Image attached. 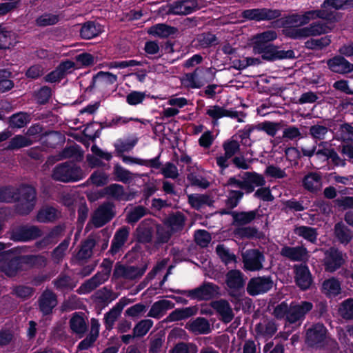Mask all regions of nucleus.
Masks as SVG:
<instances>
[{
  "mask_svg": "<svg viewBox=\"0 0 353 353\" xmlns=\"http://www.w3.org/2000/svg\"><path fill=\"white\" fill-rule=\"evenodd\" d=\"M224 154L216 157V165L221 170L229 168L228 159L234 156L240 150V144L236 140H227L223 143Z\"/></svg>",
  "mask_w": 353,
  "mask_h": 353,
  "instance_id": "15",
  "label": "nucleus"
},
{
  "mask_svg": "<svg viewBox=\"0 0 353 353\" xmlns=\"http://www.w3.org/2000/svg\"><path fill=\"white\" fill-rule=\"evenodd\" d=\"M334 234L338 241L344 245L348 244L353 238V233L351 230L343 221L335 223Z\"/></svg>",
  "mask_w": 353,
  "mask_h": 353,
  "instance_id": "35",
  "label": "nucleus"
},
{
  "mask_svg": "<svg viewBox=\"0 0 353 353\" xmlns=\"http://www.w3.org/2000/svg\"><path fill=\"white\" fill-rule=\"evenodd\" d=\"M265 258L259 249H248L242 253V262L244 270L250 272L259 271L263 268Z\"/></svg>",
  "mask_w": 353,
  "mask_h": 353,
  "instance_id": "12",
  "label": "nucleus"
},
{
  "mask_svg": "<svg viewBox=\"0 0 353 353\" xmlns=\"http://www.w3.org/2000/svg\"><path fill=\"white\" fill-rule=\"evenodd\" d=\"M17 43L16 33L0 25V50L10 49Z\"/></svg>",
  "mask_w": 353,
  "mask_h": 353,
  "instance_id": "39",
  "label": "nucleus"
},
{
  "mask_svg": "<svg viewBox=\"0 0 353 353\" xmlns=\"http://www.w3.org/2000/svg\"><path fill=\"white\" fill-rule=\"evenodd\" d=\"M129 236V230L126 227L119 228L115 233L108 252L112 255L118 253L125 244Z\"/></svg>",
  "mask_w": 353,
  "mask_h": 353,
  "instance_id": "34",
  "label": "nucleus"
},
{
  "mask_svg": "<svg viewBox=\"0 0 353 353\" xmlns=\"http://www.w3.org/2000/svg\"><path fill=\"white\" fill-rule=\"evenodd\" d=\"M69 325L72 332L80 339L88 331V324L82 312H74L70 319Z\"/></svg>",
  "mask_w": 353,
  "mask_h": 353,
  "instance_id": "25",
  "label": "nucleus"
},
{
  "mask_svg": "<svg viewBox=\"0 0 353 353\" xmlns=\"http://www.w3.org/2000/svg\"><path fill=\"white\" fill-rule=\"evenodd\" d=\"M32 143L33 141L30 138L21 134H17L10 140L6 148L10 150H17L22 148L28 147Z\"/></svg>",
  "mask_w": 353,
  "mask_h": 353,
  "instance_id": "50",
  "label": "nucleus"
},
{
  "mask_svg": "<svg viewBox=\"0 0 353 353\" xmlns=\"http://www.w3.org/2000/svg\"><path fill=\"white\" fill-rule=\"evenodd\" d=\"M339 313L346 320L353 319V299H347L341 303Z\"/></svg>",
  "mask_w": 353,
  "mask_h": 353,
  "instance_id": "64",
  "label": "nucleus"
},
{
  "mask_svg": "<svg viewBox=\"0 0 353 353\" xmlns=\"http://www.w3.org/2000/svg\"><path fill=\"white\" fill-rule=\"evenodd\" d=\"M51 97L52 89L47 85L41 87L40 89L34 93V98L37 103L39 105H45L48 103Z\"/></svg>",
  "mask_w": 353,
  "mask_h": 353,
  "instance_id": "60",
  "label": "nucleus"
},
{
  "mask_svg": "<svg viewBox=\"0 0 353 353\" xmlns=\"http://www.w3.org/2000/svg\"><path fill=\"white\" fill-rule=\"evenodd\" d=\"M344 263L343 253L338 248L331 247L325 252L324 265L326 271L334 272L339 269Z\"/></svg>",
  "mask_w": 353,
  "mask_h": 353,
  "instance_id": "19",
  "label": "nucleus"
},
{
  "mask_svg": "<svg viewBox=\"0 0 353 353\" xmlns=\"http://www.w3.org/2000/svg\"><path fill=\"white\" fill-rule=\"evenodd\" d=\"M242 180L237 179L236 176H231L227 181L226 185L241 189L246 194L252 193L256 186H264L266 181L263 175L256 172H245Z\"/></svg>",
  "mask_w": 353,
  "mask_h": 353,
  "instance_id": "5",
  "label": "nucleus"
},
{
  "mask_svg": "<svg viewBox=\"0 0 353 353\" xmlns=\"http://www.w3.org/2000/svg\"><path fill=\"white\" fill-rule=\"evenodd\" d=\"M57 210L52 206H47L40 209L37 214V221L39 223H50L57 218Z\"/></svg>",
  "mask_w": 353,
  "mask_h": 353,
  "instance_id": "49",
  "label": "nucleus"
},
{
  "mask_svg": "<svg viewBox=\"0 0 353 353\" xmlns=\"http://www.w3.org/2000/svg\"><path fill=\"white\" fill-rule=\"evenodd\" d=\"M17 188L12 185H3L0 187V203H10L15 202Z\"/></svg>",
  "mask_w": 353,
  "mask_h": 353,
  "instance_id": "53",
  "label": "nucleus"
},
{
  "mask_svg": "<svg viewBox=\"0 0 353 353\" xmlns=\"http://www.w3.org/2000/svg\"><path fill=\"white\" fill-rule=\"evenodd\" d=\"M42 236L41 230L37 225H21L13 228L10 239L15 242H28Z\"/></svg>",
  "mask_w": 353,
  "mask_h": 353,
  "instance_id": "11",
  "label": "nucleus"
},
{
  "mask_svg": "<svg viewBox=\"0 0 353 353\" xmlns=\"http://www.w3.org/2000/svg\"><path fill=\"white\" fill-rule=\"evenodd\" d=\"M118 77L110 72L99 71L94 74L87 88L88 91H92L96 87L104 89L113 85L117 81Z\"/></svg>",
  "mask_w": 353,
  "mask_h": 353,
  "instance_id": "21",
  "label": "nucleus"
},
{
  "mask_svg": "<svg viewBox=\"0 0 353 353\" xmlns=\"http://www.w3.org/2000/svg\"><path fill=\"white\" fill-rule=\"evenodd\" d=\"M281 255L291 261H303L307 257V250L304 246L291 247L285 245L281 248Z\"/></svg>",
  "mask_w": 353,
  "mask_h": 353,
  "instance_id": "26",
  "label": "nucleus"
},
{
  "mask_svg": "<svg viewBox=\"0 0 353 353\" xmlns=\"http://www.w3.org/2000/svg\"><path fill=\"white\" fill-rule=\"evenodd\" d=\"M152 325L153 321L151 319L141 320L133 329L134 336L143 337L149 332Z\"/></svg>",
  "mask_w": 353,
  "mask_h": 353,
  "instance_id": "58",
  "label": "nucleus"
},
{
  "mask_svg": "<svg viewBox=\"0 0 353 353\" xmlns=\"http://www.w3.org/2000/svg\"><path fill=\"white\" fill-rule=\"evenodd\" d=\"M103 192L116 201H127L131 199L130 195L125 192L123 186L118 183H112L105 187Z\"/></svg>",
  "mask_w": 353,
  "mask_h": 353,
  "instance_id": "37",
  "label": "nucleus"
},
{
  "mask_svg": "<svg viewBox=\"0 0 353 353\" xmlns=\"http://www.w3.org/2000/svg\"><path fill=\"white\" fill-rule=\"evenodd\" d=\"M154 232H156V239L154 246L157 248L168 243L174 234L170 230H168L162 225L156 223Z\"/></svg>",
  "mask_w": 353,
  "mask_h": 353,
  "instance_id": "45",
  "label": "nucleus"
},
{
  "mask_svg": "<svg viewBox=\"0 0 353 353\" xmlns=\"http://www.w3.org/2000/svg\"><path fill=\"white\" fill-rule=\"evenodd\" d=\"M52 283L55 289L61 292L72 291L76 287V283L72 277L63 273L54 279Z\"/></svg>",
  "mask_w": 353,
  "mask_h": 353,
  "instance_id": "40",
  "label": "nucleus"
},
{
  "mask_svg": "<svg viewBox=\"0 0 353 353\" xmlns=\"http://www.w3.org/2000/svg\"><path fill=\"white\" fill-rule=\"evenodd\" d=\"M121 157L125 163H134L153 169H159L162 165L160 161L161 154L151 159H143L123 154Z\"/></svg>",
  "mask_w": 353,
  "mask_h": 353,
  "instance_id": "33",
  "label": "nucleus"
},
{
  "mask_svg": "<svg viewBox=\"0 0 353 353\" xmlns=\"http://www.w3.org/2000/svg\"><path fill=\"white\" fill-rule=\"evenodd\" d=\"M259 209L250 211L233 212V225L236 227L245 226L251 223L256 217H259Z\"/></svg>",
  "mask_w": 353,
  "mask_h": 353,
  "instance_id": "30",
  "label": "nucleus"
},
{
  "mask_svg": "<svg viewBox=\"0 0 353 353\" xmlns=\"http://www.w3.org/2000/svg\"><path fill=\"white\" fill-rule=\"evenodd\" d=\"M59 16L52 13L46 12L38 17L36 20V25L39 27L53 26L59 22Z\"/></svg>",
  "mask_w": 353,
  "mask_h": 353,
  "instance_id": "59",
  "label": "nucleus"
},
{
  "mask_svg": "<svg viewBox=\"0 0 353 353\" xmlns=\"http://www.w3.org/2000/svg\"><path fill=\"white\" fill-rule=\"evenodd\" d=\"M212 307L220 315L223 322L228 323L234 318V314L229 303L224 299L214 301L211 303Z\"/></svg>",
  "mask_w": 353,
  "mask_h": 353,
  "instance_id": "29",
  "label": "nucleus"
},
{
  "mask_svg": "<svg viewBox=\"0 0 353 353\" xmlns=\"http://www.w3.org/2000/svg\"><path fill=\"white\" fill-rule=\"evenodd\" d=\"M155 230V221L145 219L136 229L137 241L140 243H150L152 241Z\"/></svg>",
  "mask_w": 353,
  "mask_h": 353,
  "instance_id": "17",
  "label": "nucleus"
},
{
  "mask_svg": "<svg viewBox=\"0 0 353 353\" xmlns=\"http://www.w3.org/2000/svg\"><path fill=\"white\" fill-rule=\"evenodd\" d=\"M147 213V209L143 205L135 207L127 214L128 223L132 224L138 222Z\"/></svg>",
  "mask_w": 353,
  "mask_h": 353,
  "instance_id": "63",
  "label": "nucleus"
},
{
  "mask_svg": "<svg viewBox=\"0 0 353 353\" xmlns=\"http://www.w3.org/2000/svg\"><path fill=\"white\" fill-rule=\"evenodd\" d=\"M196 46L200 48L205 49L218 44V38L211 32H205L196 36Z\"/></svg>",
  "mask_w": 353,
  "mask_h": 353,
  "instance_id": "48",
  "label": "nucleus"
},
{
  "mask_svg": "<svg viewBox=\"0 0 353 353\" xmlns=\"http://www.w3.org/2000/svg\"><path fill=\"white\" fill-rule=\"evenodd\" d=\"M281 10L268 8H257L247 9L242 11L241 17L246 21L256 22L270 21L279 18Z\"/></svg>",
  "mask_w": 353,
  "mask_h": 353,
  "instance_id": "7",
  "label": "nucleus"
},
{
  "mask_svg": "<svg viewBox=\"0 0 353 353\" xmlns=\"http://www.w3.org/2000/svg\"><path fill=\"white\" fill-rule=\"evenodd\" d=\"M327 332V330L323 323H315L306 331L305 343L310 347H323L325 345Z\"/></svg>",
  "mask_w": 353,
  "mask_h": 353,
  "instance_id": "9",
  "label": "nucleus"
},
{
  "mask_svg": "<svg viewBox=\"0 0 353 353\" xmlns=\"http://www.w3.org/2000/svg\"><path fill=\"white\" fill-rule=\"evenodd\" d=\"M325 62L328 69L334 73L347 74L353 72V63L341 54L328 59Z\"/></svg>",
  "mask_w": 353,
  "mask_h": 353,
  "instance_id": "18",
  "label": "nucleus"
},
{
  "mask_svg": "<svg viewBox=\"0 0 353 353\" xmlns=\"http://www.w3.org/2000/svg\"><path fill=\"white\" fill-rule=\"evenodd\" d=\"M276 38L277 33L272 30L254 35L251 39L253 52L255 54H261V59L268 62L294 59L295 54L293 50H280L279 46L271 43Z\"/></svg>",
  "mask_w": 353,
  "mask_h": 353,
  "instance_id": "2",
  "label": "nucleus"
},
{
  "mask_svg": "<svg viewBox=\"0 0 353 353\" xmlns=\"http://www.w3.org/2000/svg\"><path fill=\"white\" fill-rule=\"evenodd\" d=\"M298 24L302 26L307 24L312 19L329 20L332 17V14L325 10L319 9L306 11L303 14H298Z\"/></svg>",
  "mask_w": 353,
  "mask_h": 353,
  "instance_id": "27",
  "label": "nucleus"
},
{
  "mask_svg": "<svg viewBox=\"0 0 353 353\" xmlns=\"http://www.w3.org/2000/svg\"><path fill=\"white\" fill-rule=\"evenodd\" d=\"M196 314V310L192 307H188L173 310L167 316V322H174L188 319Z\"/></svg>",
  "mask_w": 353,
  "mask_h": 353,
  "instance_id": "44",
  "label": "nucleus"
},
{
  "mask_svg": "<svg viewBox=\"0 0 353 353\" xmlns=\"http://www.w3.org/2000/svg\"><path fill=\"white\" fill-rule=\"evenodd\" d=\"M294 272L296 285L301 290L309 289L312 283V278L308 266L306 264L294 265Z\"/></svg>",
  "mask_w": 353,
  "mask_h": 353,
  "instance_id": "20",
  "label": "nucleus"
},
{
  "mask_svg": "<svg viewBox=\"0 0 353 353\" xmlns=\"http://www.w3.org/2000/svg\"><path fill=\"white\" fill-rule=\"evenodd\" d=\"M83 177L84 174L82 169L73 161L58 163L52 171V179L63 183L79 181Z\"/></svg>",
  "mask_w": 353,
  "mask_h": 353,
  "instance_id": "4",
  "label": "nucleus"
},
{
  "mask_svg": "<svg viewBox=\"0 0 353 353\" xmlns=\"http://www.w3.org/2000/svg\"><path fill=\"white\" fill-rule=\"evenodd\" d=\"M225 282L230 290V296L239 300L245 284L243 272L236 269L229 270L225 274Z\"/></svg>",
  "mask_w": 353,
  "mask_h": 353,
  "instance_id": "10",
  "label": "nucleus"
},
{
  "mask_svg": "<svg viewBox=\"0 0 353 353\" xmlns=\"http://www.w3.org/2000/svg\"><path fill=\"white\" fill-rule=\"evenodd\" d=\"M174 307V303L169 300H159L154 302L148 312L147 316L154 319H161L164 313L170 309Z\"/></svg>",
  "mask_w": 353,
  "mask_h": 353,
  "instance_id": "31",
  "label": "nucleus"
},
{
  "mask_svg": "<svg viewBox=\"0 0 353 353\" xmlns=\"http://www.w3.org/2000/svg\"><path fill=\"white\" fill-rule=\"evenodd\" d=\"M256 125L257 131H264L270 137H274L279 129V124L269 121H265Z\"/></svg>",
  "mask_w": 353,
  "mask_h": 353,
  "instance_id": "61",
  "label": "nucleus"
},
{
  "mask_svg": "<svg viewBox=\"0 0 353 353\" xmlns=\"http://www.w3.org/2000/svg\"><path fill=\"white\" fill-rule=\"evenodd\" d=\"M294 233L312 243H315L317 240L318 232L315 228L305 225L296 226Z\"/></svg>",
  "mask_w": 353,
  "mask_h": 353,
  "instance_id": "46",
  "label": "nucleus"
},
{
  "mask_svg": "<svg viewBox=\"0 0 353 353\" xmlns=\"http://www.w3.org/2000/svg\"><path fill=\"white\" fill-rule=\"evenodd\" d=\"M188 201L192 207L196 210L203 205L211 206L214 202L208 194H191L188 196Z\"/></svg>",
  "mask_w": 353,
  "mask_h": 353,
  "instance_id": "51",
  "label": "nucleus"
},
{
  "mask_svg": "<svg viewBox=\"0 0 353 353\" xmlns=\"http://www.w3.org/2000/svg\"><path fill=\"white\" fill-rule=\"evenodd\" d=\"M283 12L281 11V13ZM298 13L285 14L277 18L274 22L276 26L283 28V34L289 39L301 40L310 37H316L328 33L331 28L326 23L316 21L310 23L308 26L299 28L292 26L298 24Z\"/></svg>",
  "mask_w": 353,
  "mask_h": 353,
  "instance_id": "1",
  "label": "nucleus"
},
{
  "mask_svg": "<svg viewBox=\"0 0 353 353\" xmlns=\"http://www.w3.org/2000/svg\"><path fill=\"white\" fill-rule=\"evenodd\" d=\"M335 139L342 142L353 143V126L349 123L340 125Z\"/></svg>",
  "mask_w": 353,
  "mask_h": 353,
  "instance_id": "52",
  "label": "nucleus"
},
{
  "mask_svg": "<svg viewBox=\"0 0 353 353\" xmlns=\"http://www.w3.org/2000/svg\"><path fill=\"white\" fill-rule=\"evenodd\" d=\"M30 114L26 112H19L9 117V126L11 128H22L30 122Z\"/></svg>",
  "mask_w": 353,
  "mask_h": 353,
  "instance_id": "43",
  "label": "nucleus"
},
{
  "mask_svg": "<svg viewBox=\"0 0 353 353\" xmlns=\"http://www.w3.org/2000/svg\"><path fill=\"white\" fill-rule=\"evenodd\" d=\"M15 212L21 216L29 214L34 208L37 202V192L34 187L22 184L17 190Z\"/></svg>",
  "mask_w": 353,
  "mask_h": 353,
  "instance_id": "3",
  "label": "nucleus"
},
{
  "mask_svg": "<svg viewBox=\"0 0 353 353\" xmlns=\"http://www.w3.org/2000/svg\"><path fill=\"white\" fill-rule=\"evenodd\" d=\"M216 253L220 258L221 261L228 265L236 261V257L234 254L231 253L230 250L223 244H219L216 248Z\"/></svg>",
  "mask_w": 353,
  "mask_h": 353,
  "instance_id": "54",
  "label": "nucleus"
},
{
  "mask_svg": "<svg viewBox=\"0 0 353 353\" xmlns=\"http://www.w3.org/2000/svg\"><path fill=\"white\" fill-rule=\"evenodd\" d=\"M316 145V159L321 163L328 162L334 148H332L327 141H321Z\"/></svg>",
  "mask_w": 353,
  "mask_h": 353,
  "instance_id": "47",
  "label": "nucleus"
},
{
  "mask_svg": "<svg viewBox=\"0 0 353 353\" xmlns=\"http://www.w3.org/2000/svg\"><path fill=\"white\" fill-rule=\"evenodd\" d=\"M6 256L3 260L6 261L2 265V271L9 277H12L17 275L19 271L23 270L24 264L33 265L37 261V256L33 255H27L21 256H14L9 259L8 256Z\"/></svg>",
  "mask_w": 353,
  "mask_h": 353,
  "instance_id": "8",
  "label": "nucleus"
},
{
  "mask_svg": "<svg viewBox=\"0 0 353 353\" xmlns=\"http://www.w3.org/2000/svg\"><path fill=\"white\" fill-rule=\"evenodd\" d=\"M185 222V216L181 212H176L169 215L164 223L170 228L173 233L183 230Z\"/></svg>",
  "mask_w": 353,
  "mask_h": 353,
  "instance_id": "36",
  "label": "nucleus"
},
{
  "mask_svg": "<svg viewBox=\"0 0 353 353\" xmlns=\"http://www.w3.org/2000/svg\"><path fill=\"white\" fill-rule=\"evenodd\" d=\"M322 288L327 294L337 296L341 293V288L339 281L334 278H330L323 281Z\"/></svg>",
  "mask_w": 353,
  "mask_h": 353,
  "instance_id": "55",
  "label": "nucleus"
},
{
  "mask_svg": "<svg viewBox=\"0 0 353 353\" xmlns=\"http://www.w3.org/2000/svg\"><path fill=\"white\" fill-rule=\"evenodd\" d=\"M274 285L271 276H262L251 278L246 287V291L250 296H255L268 292Z\"/></svg>",
  "mask_w": 353,
  "mask_h": 353,
  "instance_id": "13",
  "label": "nucleus"
},
{
  "mask_svg": "<svg viewBox=\"0 0 353 353\" xmlns=\"http://www.w3.org/2000/svg\"><path fill=\"white\" fill-rule=\"evenodd\" d=\"M313 309V303L310 301H303L299 303L292 302L290 305L288 322L294 324L302 322L305 319V315Z\"/></svg>",
  "mask_w": 353,
  "mask_h": 353,
  "instance_id": "14",
  "label": "nucleus"
},
{
  "mask_svg": "<svg viewBox=\"0 0 353 353\" xmlns=\"http://www.w3.org/2000/svg\"><path fill=\"white\" fill-rule=\"evenodd\" d=\"M235 235L238 236L241 239H263L264 234L263 232H260L258 228L255 226H241L236 227L234 229Z\"/></svg>",
  "mask_w": 353,
  "mask_h": 353,
  "instance_id": "38",
  "label": "nucleus"
},
{
  "mask_svg": "<svg viewBox=\"0 0 353 353\" xmlns=\"http://www.w3.org/2000/svg\"><path fill=\"white\" fill-rule=\"evenodd\" d=\"M256 130L255 125H246L242 130H239L237 135L241 139V143L245 146H250V134L252 132Z\"/></svg>",
  "mask_w": 353,
  "mask_h": 353,
  "instance_id": "62",
  "label": "nucleus"
},
{
  "mask_svg": "<svg viewBox=\"0 0 353 353\" xmlns=\"http://www.w3.org/2000/svg\"><path fill=\"white\" fill-rule=\"evenodd\" d=\"M39 310L43 315H48L57 305V296L52 290L46 289L40 295L39 300Z\"/></svg>",
  "mask_w": 353,
  "mask_h": 353,
  "instance_id": "22",
  "label": "nucleus"
},
{
  "mask_svg": "<svg viewBox=\"0 0 353 353\" xmlns=\"http://www.w3.org/2000/svg\"><path fill=\"white\" fill-rule=\"evenodd\" d=\"M331 43L330 36H325L319 39H310L305 43V46L310 50H322Z\"/></svg>",
  "mask_w": 353,
  "mask_h": 353,
  "instance_id": "56",
  "label": "nucleus"
},
{
  "mask_svg": "<svg viewBox=\"0 0 353 353\" xmlns=\"http://www.w3.org/2000/svg\"><path fill=\"white\" fill-rule=\"evenodd\" d=\"M187 328L194 332L200 334H207L211 332L209 321L203 317H198L188 324Z\"/></svg>",
  "mask_w": 353,
  "mask_h": 353,
  "instance_id": "42",
  "label": "nucleus"
},
{
  "mask_svg": "<svg viewBox=\"0 0 353 353\" xmlns=\"http://www.w3.org/2000/svg\"><path fill=\"white\" fill-rule=\"evenodd\" d=\"M112 203L106 202L101 205L92 217V222L95 228H101L110 222L114 216Z\"/></svg>",
  "mask_w": 353,
  "mask_h": 353,
  "instance_id": "16",
  "label": "nucleus"
},
{
  "mask_svg": "<svg viewBox=\"0 0 353 353\" xmlns=\"http://www.w3.org/2000/svg\"><path fill=\"white\" fill-rule=\"evenodd\" d=\"M302 185L305 190L312 193H316L322 185V176L320 172H311L303 179Z\"/></svg>",
  "mask_w": 353,
  "mask_h": 353,
  "instance_id": "28",
  "label": "nucleus"
},
{
  "mask_svg": "<svg viewBox=\"0 0 353 353\" xmlns=\"http://www.w3.org/2000/svg\"><path fill=\"white\" fill-rule=\"evenodd\" d=\"M64 228L60 225H56L41 240L37 242L38 248H44L49 245L56 243L55 239L63 232Z\"/></svg>",
  "mask_w": 353,
  "mask_h": 353,
  "instance_id": "41",
  "label": "nucleus"
},
{
  "mask_svg": "<svg viewBox=\"0 0 353 353\" xmlns=\"http://www.w3.org/2000/svg\"><path fill=\"white\" fill-rule=\"evenodd\" d=\"M178 29L165 23H157L148 29V34L154 37L167 38L175 34Z\"/></svg>",
  "mask_w": 353,
  "mask_h": 353,
  "instance_id": "32",
  "label": "nucleus"
},
{
  "mask_svg": "<svg viewBox=\"0 0 353 353\" xmlns=\"http://www.w3.org/2000/svg\"><path fill=\"white\" fill-rule=\"evenodd\" d=\"M219 287L211 282H203L200 286L192 290H176V294L185 295L191 299L197 301H209L219 294Z\"/></svg>",
  "mask_w": 353,
  "mask_h": 353,
  "instance_id": "6",
  "label": "nucleus"
},
{
  "mask_svg": "<svg viewBox=\"0 0 353 353\" xmlns=\"http://www.w3.org/2000/svg\"><path fill=\"white\" fill-rule=\"evenodd\" d=\"M245 192L241 190H228V196L225 201V205L230 210L236 208L243 199Z\"/></svg>",
  "mask_w": 353,
  "mask_h": 353,
  "instance_id": "57",
  "label": "nucleus"
},
{
  "mask_svg": "<svg viewBox=\"0 0 353 353\" xmlns=\"http://www.w3.org/2000/svg\"><path fill=\"white\" fill-rule=\"evenodd\" d=\"M199 9L197 0H182L174 2L169 9V12L178 15H187Z\"/></svg>",
  "mask_w": 353,
  "mask_h": 353,
  "instance_id": "24",
  "label": "nucleus"
},
{
  "mask_svg": "<svg viewBox=\"0 0 353 353\" xmlns=\"http://www.w3.org/2000/svg\"><path fill=\"white\" fill-rule=\"evenodd\" d=\"M78 26H81L79 36L85 40L95 38L103 32V26L95 21H87Z\"/></svg>",
  "mask_w": 353,
  "mask_h": 353,
  "instance_id": "23",
  "label": "nucleus"
}]
</instances>
